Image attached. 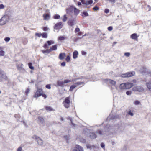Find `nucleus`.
<instances>
[{"instance_id":"obj_1","label":"nucleus","mask_w":151,"mask_h":151,"mask_svg":"<svg viewBox=\"0 0 151 151\" xmlns=\"http://www.w3.org/2000/svg\"><path fill=\"white\" fill-rule=\"evenodd\" d=\"M36 86L37 88V90L35 93L33 97L35 98H37L41 96L42 93H43V91L42 89L38 88L37 85H36Z\"/></svg>"},{"instance_id":"obj_2","label":"nucleus","mask_w":151,"mask_h":151,"mask_svg":"<svg viewBox=\"0 0 151 151\" xmlns=\"http://www.w3.org/2000/svg\"><path fill=\"white\" fill-rule=\"evenodd\" d=\"M70 97H66L63 102V104L64 106L66 108H68L70 107Z\"/></svg>"},{"instance_id":"obj_3","label":"nucleus","mask_w":151,"mask_h":151,"mask_svg":"<svg viewBox=\"0 0 151 151\" xmlns=\"http://www.w3.org/2000/svg\"><path fill=\"white\" fill-rule=\"evenodd\" d=\"M71 82V81L70 80L67 79L64 81H58L57 82V84L58 85L61 86L62 87L66 86L65 85V83H67L69 82Z\"/></svg>"},{"instance_id":"obj_4","label":"nucleus","mask_w":151,"mask_h":151,"mask_svg":"<svg viewBox=\"0 0 151 151\" xmlns=\"http://www.w3.org/2000/svg\"><path fill=\"white\" fill-rule=\"evenodd\" d=\"M132 90L133 91L139 92H142L144 91V89L143 87L139 86H134Z\"/></svg>"},{"instance_id":"obj_5","label":"nucleus","mask_w":151,"mask_h":151,"mask_svg":"<svg viewBox=\"0 0 151 151\" xmlns=\"http://www.w3.org/2000/svg\"><path fill=\"white\" fill-rule=\"evenodd\" d=\"M133 76V74L132 72H128L122 74L120 75V76L122 78H125L131 77Z\"/></svg>"},{"instance_id":"obj_6","label":"nucleus","mask_w":151,"mask_h":151,"mask_svg":"<svg viewBox=\"0 0 151 151\" xmlns=\"http://www.w3.org/2000/svg\"><path fill=\"white\" fill-rule=\"evenodd\" d=\"M71 12H74V15L77 16L80 12V10L75 7L71 6L70 8Z\"/></svg>"},{"instance_id":"obj_7","label":"nucleus","mask_w":151,"mask_h":151,"mask_svg":"<svg viewBox=\"0 0 151 151\" xmlns=\"http://www.w3.org/2000/svg\"><path fill=\"white\" fill-rule=\"evenodd\" d=\"M46 43H45L43 46V47L45 49L48 48V46L51 45L52 44H54V42L52 40L47 41Z\"/></svg>"},{"instance_id":"obj_8","label":"nucleus","mask_w":151,"mask_h":151,"mask_svg":"<svg viewBox=\"0 0 151 151\" xmlns=\"http://www.w3.org/2000/svg\"><path fill=\"white\" fill-rule=\"evenodd\" d=\"M63 26L62 23L61 22L56 23L54 27L55 29H61Z\"/></svg>"},{"instance_id":"obj_9","label":"nucleus","mask_w":151,"mask_h":151,"mask_svg":"<svg viewBox=\"0 0 151 151\" xmlns=\"http://www.w3.org/2000/svg\"><path fill=\"white\" fill-rule=\"evenodd\" d=\"M73 151H83V149L81 146L76 145L73 150Z\"/></svg>"},{"instance_id":"obj_10","label":"nucleus","mask_w":151,"mask_h":151,"mask_svg":"<svg viewBox=\"0 0 151 151\" xmlns=\"http://www.w3.org/2000/svg\"><path fill=\"white\" fill-rule=\"evenodd\" d=\"M82 3L84 4H86V5H88L90 4H91L93 3V0H82L81 1Z\"/></svg>"},{"instance_id":"obj_11","label":"nucleus","mask_w":151,"mask_h":151,"mask_svg":"<svg viewBox=\"0 0 151 151\" xmlns=\"http://www.w3.org/2000/svg\"><path fill=\"white\" fill-rule=\"evenodd\" d=\"M6 19L5 17H2L0 19V25H2L6 23Z\"/></svg>"},{"instance_id":"obj_12","label":"nucleus","mask_w":151,"mask_h":151,"mask_svg":"<svg viewBox=\"0 0 151 151\" xmlns=\"http://www.w3.org/2000/svg\"><path fill=\"white\" fill-rule=\"evenodd\" d=\"M126 86V89H129L131 88L133 86V84L132 83L130 82H127L125 83Z\"/></svg>"},{"instance_id":"obj_13","label":"nucleus","mask_w":151,"mask_h":151,"mask_svg":"<svg viewBox=\"0 0 151 151\" xmlns=\"http://www.w3.org/2000/svg\"><path fill=\"white\" fill-rule=\"evenodd\" d=\"M138 36H137V34L135 33L132 34L130 36L131 39L135 40L136 41L138 40Z\"/></svg>"},{"instance_id":"obj_14","label":"nucleus","mask_w":151,"mask_h":151,"mask_svg":"<svg viewBox=\"0 0 151 151\" xmlns=\"http://www.w3.org/2000/svg\"><path fill=\"white\" fill-rule=\"evenodd\" d=\"M43 19L44 20H47L49 19L50 17V14L47 13V14H44L43 15Z\"/></svg>"},{"instance_id":"obj_15","label":"nucleus","mask_w":151,"mask_h":151,"mask_svg":"<svg viewBox=\"0 0 151 151\" xmlns=\"http://www.w3.org/2000/svg\"><path fill=\"white\" fill-rule=\"evenodd\" d=\"M66 54L65 53H61L59 55V58L61 60H63Z\"/></svg>"},{"instance_id":"obj_16","label":"nucleus","mask_w":151,"mask_h":151,"mask_svg":"<svg viewBox=\"0 0 151 151\" xmlns=\"http://www.w3.org/2000/svg\"><path fill=\"white\" fill-rule=\"evenodd\" d=\"M45 110L48 112L54 111L55 110L50 106H46L45 107Z\"/></svg>"},{"instance_id":"obj_17","label":"nucleus","mask_w":151,"mask_h":151,"mask_svg":"<svg viewBox=\"0 0 151 151\" xmlns=\"http://www.w3.org/2000/svg\"><path fill=\"white\" fill-rule=\"evenodd\" d=\"M126 86L125 83H122L120 85L119 88L121 90L126 89Z\"/></svg>"},{"instance_id":"obj_18","label":"nucleus","mask_w":151,"mask_h":151,"mask_svg":"<svg viewBox=\"0 0 151 151\" xmlns=\"http://www.w3.org/2000/svg\"><path fill=\"white\" fill-rule=\"evenodd\" d=\"M75 20L74 19L69 20L68 22V24L70 26H72L74 25Z\"/></svg>"},{"instance_id":"obj_19","label":"nucleus","mask_w":151,"mask_h":151,"mask_svg":"<svg viewBox=\"0 0 151 151\" xmlns=\"http://www.w3.org/2000/svg\"><path fill=\"white\" fill-rule=\"evenodd\" d=\"M23 65L22 64H20L17 65V67L18 70H22L23 69Z\"/></svg>"},{"instance_id":"obj_20","label":"nucleus","mask_w":151,"mask_h":151,"mask_svg":"<svg viewBox=\"0 0 151 151\" xmlns=\"http://www.w3.org/2000/svg\"><path fill=\"white\" fill-rule=\"evenodd\" d=\"M39 121L40 123L43 124L45 122V121L43 118L42 116H39L38 117Z\"/></svg>"},{"instance_id":"obj_21","label":"nucleus","mask_w":151,"mask_h":151,"mask_svg":"<svg viewBox=\"0 0 151 151\" xmlns=\"http://www.w3.org/2000/svg\"><path fill=\"white\" fill-rule=\"evenodd\" d=\"M57 45H55L50 47V49L51 52L54 50H56L57 48Z\"/></svg>"},{"instance_id":"obj_22","label":"nucleus","mask_w":151,"mask_h":151,"mask_svg":"<svg viewBox=\"0 0 151 151\" xmlns=\"http://www.w3.org/2000/svg\"><path fill=\"white\" fill-rule=\"evenodd\" d=\"M81 15L83 17H84L88 16L89 14L87 12L83 11L81 13Z\"/></svg>"},{"instance_id":"obj_23","label":"nucleus","mask_w":151,"mask_h":151,"mask_svg":"<svg viewBox=\"0 0 151 151\" xmlns=\"http://www.w3.org/2000/svg\"><path fill=\"white\" fill-rule=\"evenodd\" d=\"M89 136L90 138L92 139H95L96 137V135L94 133H91Z\"/></svg>"},{"instance_id":"obj_24","label":"nucleus","mask_w":151,"mask_h":151,"mask_svg":"<svg viewBox=\"0 0 151 151\" xmlns=\"http://www.w3.org/2000/svg\"><path fill=\"white\" fill-rule=\"evenodd\" d=\"M78 52L77 51H74L73 53V58L74 59H76L78 56Z\"/></svg>"},{"instance_id":"obj_25","label":"nucleus","mask_w":151,"mask_h":151,"mask_svg":"<svg viewBox=\"0 0 151 151\" xmlns=\"http://www.w3.org/2000/svg\"><path fill=\"white\" fill-rule=\"evenodd\" d=\"M42 52L44 54L45 53H49L51 52V51L50 49H47L46 50H42Z\"/></svg>"},{"instance_id":"obj_26","label":"nucleus","mask_w":151,"mask_h":151,"mask_svg":"<svg viewBox=\"0 0 151 151\" xmlns=\"http://www.w3.org/2000/svg\"><path fill=\"white\" fill-rule=\"evenodd\" d=\"M146 86L149 91L151 92V83L150 82L146 83Z\"/></svg>"},{"instance_id":"obj_27","label":"nucleus","mask_w":151,"mask_h":151,"mask_svg":"<svg viewBox=\"0 0 151 151\" xmlns=\"http://www.w3.org/2000/svg\"><path fill=\"white\" fill-rule=\"evenodd\" d=\"M108 82L109 83L113 85H115L116 83V81L110 79L108 80Z\"/></svg>"},{"instance_id":"obj_28","label":"nucleus","mask_w":151,"mask_h":151,"mask_svg":"<svg viewBox=\"0 0 151 151\" xmlns=\"http://www.w3.org/2000/svg\"><path fill=\"white\" fill-rule=\"evenodd\" d=\"M77 87V85H76L75 84V85H71L70 87L69 91H73V89Z\"/></svg>"},{"instance_id":"obj_29","label":"nucleus","mask_w":151,"mask_h":151,"mask_svg":"<svg viewBox=\"0 0 151 151\" xmlns=\"http://www.w3.org/2000/svg\"><path fill=\"white\" fill-rule=\"evenodd\" d=\"M42 36L43 38H47V33L46 32H43L42 33Z\"/></svg>"},{"instance_id":"obj_30","label":"nucleus","mask_w":151,"mask_h":151,"mask_svg":"<svg viewBox=\"0 0 151 151\" xmlns=\"http://www.w3.org/2000/svg\"><path fill=\"white\" fill-rule=\"evenodd\" d=\"M60 17V16L58 14H55L53 16V18L56 19H59Z\"/></svg>"},{"instance_id":"obj_31","label":"nucleus","mask_w":151,"mask_h":151,"mask_svg":"<svg viewBox=\"0 0 151 151\" xmlns=\"http://www.w3.org/2000/svg\"><path fill=\"white\" fill-rule=\"evenodd\" d=\"M65 39H66V37H65L63 36H60L58 37V40H65Z\"/></svg>"},{"instance_id":"obj_32","label":"nucleus","mask_w":151,"mask_h":151,"mask_svg":"<svg viewBox=\"0 0 151 151\" xmlns=\"http://www.w3.org/2000/svg\"><path fill=\"white\" fill-rule=\"evenodd\" d=\"M28 65L29 66V68L32 69V70H33L34 69V67L32 65V63H28Z\"/></svg>"},{"instance_id":"obj_33","label":"nucleus","mask_w":151,"mask_h":151,"mask_svg":"<svg viewBox=\"0 0 151 151\" xmlns=\"http://www.w3.org/2000/svg\"><path fill=\"white\" fill-rule=\"evenodd\" d=\"M70 57L69 55H67L65 58V60L67 62H69L70 61Z\"/></svg>"},{"instance_id":"obj_34","label":"nucleus","mask_w":151,"mask_h":151,"mask_svg":"<svg viewBox=\"0 0 151 151\" xmlns=\"http://www.w3.org/2000/svg\"><path fill=\"white\" fill-rule=\"evenodd\" d=\"M84 83L83 82H76L75 84L76 85H77V86H79L80 85H81V84H83Z\"/></svg>"},{"instance_id":"obj_35","label":"nucleus","mask_w":151,"mask_h":151,"mask_svg":"<svg viewBox=\"0 0 151 151\" xmlns=\"http://www.w3.org/2000/svg\"><path fill=\"white\" fill-rule=\"evenodd\" d=\"M67 17L66 15H64L63 17V18L62 19V20L63 22H65L67 20Z\"/></svg>"},{"instance_id":"obj_36","label":"nucleus","mask_w":151,"mask_h":151,"mask_svg":"<svg viewBox=\"0 0 151 151\" xmlns=\"http://www.w3.org/2000/svg\"><path fill=\"white\" fill-rule=\"evenodd\" d=\"M30 91V89L28 88H27L25 91V94L26 95H28Z\"/></svg>"},{"instance_id":"obj_37","label":"nucleus","mask_w":151,"mask_h":151,"mask_svg":"<svg viewBox=\"0 0 151 151\" xmlns=\"http://www.w3.org/2000/svg\"><path fill=\"white\" fill-rule=\"evenodd\" d=\"M4 52L3 50H1L0 51V56H4Z\"/></svg>"},{"instance_id":"obj_38","label":"nucleus","mask_w":151,"mask_h":151,"mask_svg":"<svg viewBox=\"0 0 151 151\" xmlns=\"http://www.w3.org/2000/svg\"><path fill=\"white\" fill-rule=\"evenodd\" d=\"M99 7L97 6H95L93 8V9L94 11H97L99 10Z\"/></svg>"},{"instance_id":"obj_39","label":"nucleus","mask_w":151,"mask_h":151,"mask_svg":"<svg viewBox=\"0 0 151 151\" xmlns=\"http://www.w3.org/2000/svg\"><path fill=\"white\" fill-rule=\"evenodd\" d=\"M132 92L130 91H127L126 92V94L127 95H130L131 94Z\"/></svg>"},{"instance_id":"obj_40","label":"nucleus","mask_w":151,"mask_h":151,"mask_svg":"<svg viewBox=\"0 0 151 151\" xmlns=\"http://www.w3.org/2000/svg\"><path fill=\"white\" fill-rule=\"evenodd\" d=\"M128 114L131 115V116H133V114L131 111V110H129V111L128 113Z\"/></svg>"},{"instance_id":"obj_41","label":"nucleus","mask_w":151,"mask_h":151,"mask_svg":"<svg viewBox=\"0 0 151 151\" xmlns=\"http://www.w3.org/2000/svg\"><path fill=\"white\" fill-rule=\"evenodd\" d=\"M4 40L6 42H8L10 40V38L9 37H6Z\"/></svg>"},{"instance_id":"obj_42","label":"nucleus","mask_w":151,"mask_h":151,"mask_svg":"<svg viewBox=\"0 0 151 151\" xmlns=\"http://www.w3.org/2000/svg\"><path fill=\"white\" fill-rule=\"evenodd\" d=\"M80 31V29L78 28H76L75 30V33H77V32H79Z\"/></svg>"},{"instance_id":"obj_43","label":"nucleus","mask_w":151,"mask_h":151,"mask_svg":"<svg viewBox=\"0 0 151 151\" xmlns=\"http://www.w3.org/2000/svg\"><path fill=\"white\" fill-rule=\"evenodd\" d=\"M124 55L127 57H129L130 55V53L129 52H126L124 53Z\"/></svg>"},{"instance_id":"obj_44","label":"nucleus","mask_w":151,"mask_h":151,"mask_svg":"<svg viewBox=\"0 0 151 151\" xmlns=\"http://www.w3.org/2000/svg\"><path fill=\"white\" fill-rule=\"evenodd\" d=\"M35 35L38 37H40L42 36V33H36L35 34Z\"/></svg>"},{"instance_id":"obj_45","label":"nucleus","mask_w":151,"mask_h":151,"mask_svg":"<svg viewBox=\"0 0 151 151\" xmlns=\"http://www.w3.org/2000/svg\"><path fill=\"white\" fill-rule=\"evenodd\" d=\"M108 1L112 3H114L116 1V0H108Z\"/></svg>"},{"instance_id":"obj_46","label":"nucleus","mask_w":151,"mask_h":151,"mask_svg":"<svg viewBox=\"0 0 151 151\" xmlns=\"http://www.w3.org/2000/svg\"><path fill=\"white\" fill-rule=\"evenodd\" d=\"M109 12V10L108 9H106L104 10V12L106 14L108 13Z\"/></svg>"},{"instance_id":"obj_47","label":"nucleus","mask_w":151,"mask_h":151,"mask_svg":"<svg viewBox=\"0 0 151 151\" xmlns=\"http://www.w3.org/2000/svg\"><path fill=\"white\" fill-rule=\"evenodd\" d=\"M22 148L21 147H19L17 149V151H22Z\"/></svg>"},{"instance_id":"obj_48","label":"nucleus","mask_w":151,"mask_h":151,"mask_svg":"<svg viewBox=\"0 0 151 151\" xmlns=\"http://www.w3.org/2000/svg\"><path fill=\"white\" fill-rule=\"evenodd\" d=\"M45 87L47 89H50L51 88L50 85V84L47 85Z\"/></svg>"},{"instance_id":"obj_49","label":"nucleus","mask_w":151,"mask_h":151,"mask_svg":"<svg viewBox=\"0 0 151 151\" xmlns=\"http://www.w3.org/2000/svg\"><path fill=\"white\" fill-rule=\"evenodd\" d=\"M113 29V27L112 26H109L108 27V29L109 31H111Z\"/></svg>"},{"instance_id":"obj_50","label":"nucleus","mask_w":151,"mask_h":151,"mask_svg":"<svg viewBox=\"0 0 151 151\" xmlns=\"http://www.w3.org/2000/svg\"><path fill=\"white\" fill-rule=\"evenodd\" d=\"M140 104V102L138 101L137 100L136 101L134 102V104L135 105H138Z\"/></svg>"},{"instance_id":"obj_51","label":"nucleus","mask_w":151,"mask_h":151,"mask_svg":"<svg viewBox=\"0 0 151 151\" xmlns=\"http://www.w3.org/2000/svg\"><path fill=\"white\" fill-rule=\"evenodd\" d=\"M83 34V32H79L78 34H77V35H78V36H81Z\"/></svg>"},{"instance_id":"obj_52","label":"nucleus","mask_w":151,"mask_h":151,"mask_svg":"<svg viewBox=\"0 0 151 151\" xmlns=\"http://www.w3.org/2000/svg\"><path fill=\"white\" fill-rule=\"evenodd\" d=\"M42 28L44 31H46L48 29L47 27H43Z\"/></svg>"},{"instance_id":"obj_53","label":"nucleus","mask_w":151,"mask_h":151,"mask_svg":"<svg viewBox=\"0 0 151 151\" xmlns=\"http://www.w3.org/2000/svg\"><path fill=\"white\" fill-rule=\"evenodd\" d=\"M4 8V6L3 4L0 5V9H3Z\"/></svg>"},{"instance_id":"obj_54","label":"nucleus","mask_w":151,"mask_h":151,"mask_svg":"<svg viewBox=\"0 0 151 151\" xmlns=\"http://www.w3.org/2000/svg\"><path fill=\"white\" fill-rule=\"evenodd\" d=\"M41 96H42L43 97H44V99H45L47 97L46 95L44 93H42V95H41Z\"/></svg>"},{"instance_id":"obj_55","label":"nucleus","mask_w":151,"mask_h":151,"mask_svg":"<svg viewBox=\"0 0 151 151\" xmlns=\"http://www.w3.org/2000/svg\"><path fill=\"white\" fill-rule=\"evenodd\" d=\"M61 66H64L65 65V63L64 62H63L61 64Z\"/></svg>"},{"instance_id":"obj_56","label":"nucleus","mask_w":151,"mask_h":151,"mask_svg":"<svg viewBox=\"0 0 151 151\" xmlns=\"http://www.w3.org/2000/svg\"><path fill=\"white\" fill-rule=\"evenodd\" d=\"M101 146L102 148H104L105 147L104 144L103 143H101Z\"/></svg>"},{"instance_id":"obj_57","label":"nucleus","mask_w":151,"mask_h":151,"mask_svg":"<svg viewBox=\"0 0 151 151\" xmlns=\"http://www.w3.org/2000/svg\"><path fill=\"white\" fill-rule=\"evenodd\" d=\"M97 132L99 134H101L102 133V131L101 130H99Z\"/></svg>"},{"instance_id":"obj_58","label":"nucleus","mask_w":151,"mask_h":151,"mask_svg":"<svg viewBox=\"0 0 151 151\" xmlns=\"http://www.w3.org/2000/svg\"><path fill=\"white\" fill-rule=\"evenodd\" d=\"M82 54L83 55H85L86 54V52L84 51H82Z\"/></svg>"},{"instance_id":"obj_59","label":"nucleus","mask_w":151,"mask_h":151,"mask_svg":"<svg viewBox=\"0 0 151 151\" xmlns=\"http://www.w3.org/2000/svg\"><path fill=\"white\" fill-rule=\"evenodd\" d=\"M78 38H76L74 40V41L75 42H76V41L78 39Z\"/></svg>"},{"instance_id":"obj_60","label":"nucleus","mask_w":151,"mask_h":151,"mask_svg":"<svg viewBox=\"0 0 151 151\" xmlns=\"http://www.w3.org/2000/svg\"><path fill=\"white\" fill-rule=\"evenodd\" d=\"M78 5H81V3L80 2H78Z\"/></svg>"},{"instance_id":"obj_61","label":"nucleus","mask_w":151,"mask_h":151,"mask_svg":"<svg viewBox=\"0 0 151 151\" xmlns=\"http://www.w3.org/2000/svg\"><path fill=\"white\" fill-rule=\"evenodd\" d=\"M2 72L1 70H0V76L2 75Z\"/></svg>"},{"instance_id":"obj_62","label":"nucleus","mask_w":151,"mask_h":151,"mask_svg":"<svg viewBox=\"0 0 151 151\" xmlns=\"http://www.w3.org/2000/svg\"><path fill=\"white\" fill-rule=\"evenodd\" d=\"M148 6L149 7V11H150L151 10V7L150 6Z\"/></svg>"},{"instance_id":"obj_63","label":"nucleus","mask_w":151,"mask_h":151,"mask_svg":"<svg viewBox=\"0 0 151 151\" xmlns=\"http://www.w3.org/2000/svg\"><path fill=\"white\" fill-rule=\"evenodd\" d=\"M3 49V47H0V49Z\"/></svg>"},{"instance_id":"obj_64","label":"nucleus","mask_w":151,"mask_h":151,"mask_svg":"<svg viewBox=\"0 0 151 151\" xmlns=\"http://www.w3.org/2000/svg\"><path fill=\"white\" fill-rule=\"evenodd\" d=\"M116 43H117V42H114V44H116Z\"/></svg>"}]
</instances>
